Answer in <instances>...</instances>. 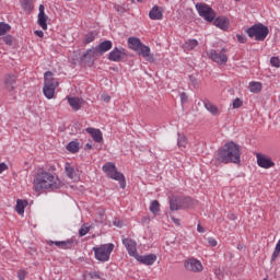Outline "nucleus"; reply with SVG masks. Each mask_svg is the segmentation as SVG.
Wrapping results in <instances>:
<instances>
[{
    "label": "nucleus",
    "mask_w": 280,
    "mask_h": 280,
    "mask_svg": "<svg viewBox=\"0 0 280 280\" xmlns=\"http://www.w3.org/2000/svg\"><path fill=\"white\" fill-rule=\"evenodd\" d=\"M137 54L138 56H142V58H145L148 62H154V56H152L150 47L145 44L141 45Z\"/></svg>",
    "instance_id": "nucleus-17"
},
{
    "label": "nucleus",
    "mask_w": 280,
    "mask_h": 280,
    "mask_svg": "<svg viewBox=\"0 0 280 280\" xmlns=\"http://www.w3.org/2000/svg\"><path fill=\"white\" fill-rule=\"evenodd\" d=\"M172 222L176 224L177 226H180V219H176V217H171Z\"/></svg>",
    "instance_id": "nucleus-49"
},
{
    "label": "nucleus",
    "mask_w": 280,
    "mask_h": 280,
    "mask_svg": "<svg viewBox=\"0 0 280 280\" xmlns=\"http://www.w3.org/2000/svg\"><path fill=\"white\" fill-rule=\"evenodd\" d=\"M171 211H179L183 209V205L180 203V197H173L170 201Z\"/></svg>",
    "instance_id": "nucleus-27"
},
{
    "label": "nucleus",
    "mask_w": 280,
    "mask_h": 280,
    "mask_svg": "<svg viewBox=\"0 0 280 280\" xmlns=\"http://www.w3.org/2000/svg\"><path fill=\"white\" fill-rule=\"evenodd\" d=\"M270 65L271 67H275L276 69L280 68V58L279 57H271L270 58Z\"/></svg>",
    "instance_id": "nucleus-39"
},
{
    "label": "nucleus",
    "mask_w": 280,
    "mask_h": 280,
    "mask_svg": "<svg viewBox=\"0 0 280 280\" xmlns=\"http://www.w3.org/2000/svg\"><path fill=\"white\" fill-rule=\"evenodd\" d=\"M25 277H27V271L23 270V269H20L18 271V279L19 280H25Z\"/></svg>",
    "instance_id": "nucleus-41"
},
{
    "label": "nucleus",
    "mask_w": 280,
    "mask_h": 280,
    "mask_svg": "<svg viewBox=\"0 0 280 280\" xmlns=\"http://www.w3.org/2000/svg\"><path fill=\"white\" fill-rule=\"evenodd\" d=\"M233 108H242L244 101L242 98H235L232 104Z\"/></svg>",
    "instance_id": "nucleus-40"
},
{
    "label": "nucleus",
    "mask_w": 280,
    "mask_h": 280,
    "mask_svg": "<svg viewBox=\"0 0 280 280\" xmlns=\"http://www.w3.org/2000/svg\"><path fill=\"white\" fill-rule=\"evenodd\" d=\"M198 47V40L196 39H188L184 45L183 49L184 51H191Z\"/></svg>",
    "instance_id": "nucleus-30"
},
{
    "label": "nucleus",
    "mask_w": 280,
    "mask_h": 280,
    "mask_svg": "<svg viewBox=\"0 0 280 280\" xmlns=\"http://www.w3.org/2000/svg\"><path fill=\"white\" fill-rule=\"evenodd\" d=\"M256 159L257 165L262 167V170H270V167H275V162H272V159L268 158V155L258 153Z\"/></svg>",
    "instance_id": "nucleus-10"
},
{
    "label": "nucleus",
    "mask_w": 280,
    "mask_h": 280,
    "mask_svg": "<svg viewBox=\"0 0 280 280\" xmlns=\"http://www.w3.org/2000/svg\"><path fill=\"white\" fill-rule=\"evenodd\" d=\"M68 104L72 107L75 112L80 110L82 108V104H84V101L80 97H68Z\"/></svg>",
    "instance_id": "nucleus-23"
},
{
    "label": "nucleus",
    "mask_w": 280,
    "mask_h": 280,
    "mask_svg": "<svg viewBox=\"0 0 280 280\" xmlns=\"http://www.w3.org/2000/svg\"><path fill=\"white\" fill-rule=\"evenodd\" d=\"M246 34L249 38H255V40L264 42L270 34L268 26L264 24H255L252 27L246 30Z\"/></svg>",
    "instance_id": "nucleus-5"
},
{
    "label": "nucleus",
    "mask_w": 280,
    "mask_h": 280,
    "mask_svg": "<svg viewBox=\"0 0 280 280\" xmlns=\"http://www.w3.org/2000/svg\"><path fill=\"white\" fill-rule=\"evenodd\" d=\"M37 23L42 30H47V15L45 14V5L43 4L39 5Z\"/></svg>",
    "instance_id": "nucleus-20"
},
{
    "label": "nucleus",
    "mask_w": 280,
    "mask_h": 280,
    "mask_svg": "<svg viewBox=\"0 0 280 280\" xmlns=\"http://www.w3.org/2000/svg\"><path fill=\"white\" fill-rule=\"evenodd\" d=\"M21 5L25 12H32L34 10V4L30 0H21Z\"/></svg>",
    "instance_id": "nucleus-34"
},
{
    "label": "nucleus",
    "mask_w": 280,
    "mask_h": 280,
    "mask_svg": "<svg viewBox=\"0 0 280 280\" xmlns=\"http://www.w3.org/2000/svg\"><path fill=\"white\" fill-rule=\"evenodd\" d=\"M136 259L137 261H140V264H143L144 266H153L154 261H156V255L149 254L141 256L138 254V256H136Z\"/></svg>",
    "instance_id": "nucleus-18"
},
{
    "label": "nucleus",
    "mask_w": 280,
    "mask_h": 280,
    "mask_svg": "<svg viewBox=\"0 0 280 280\" xmlns=\"http://www.w3.org/2000/svg\"><path fill=\"white\" fill-rule=\"evenodd\" d=\"M184 268H186V270L189 272H202L205 269L202 262L196 258H188L185 260Z\"/></svg>",
    "instance_id": "nucleus-9"
},
{
    "label": "nucleus",
    "mask_w": 280,
    "mask_h": 280,
    "mask_svg": "<svg viewBox=\"0 0 280 280\" xmlns=\"http://www.w3.org/2000/svg\"><path fill=\"white\" fill-rule=\"evenodd\" d=\"M213 25L223 32H228V30L231 27V20L224 15H221L213 19Z\"/></svg>",
    "instance_id": "nucleus-12"
},
{
    "label": "nucleus",
    "mask_w": 280,
    "mask_h": 280,
    "mask_svg": "<svg viewBox=\"0 0 280 280\" xmlns=\"http://www.w3.org/2000/svg\"><path fill=\"white\" fill-rule=\"evenodd\" d=\"M95 36H97V34L91 32V33H88L84 37V45H89L90 43H93V40H95Z\"/></svg>",
    "instance_id": "nucleus-36"
},
{
    "label": "nucleus",
    "mask_w": 280,
    "mask_h": 280,
    "mask_svg": "<svg viewBox=\"0 0 280 280\" xmlns=\"http://www.w3.org/2000/svg\"><path fill=\"white\" fill-rule=\"evenodd\" d=\"M85 132H88V135H90L93 139V141H95V143H102L104 141V133H102V130L93 128V127H88L85 129Z\"/></svg>",
    "instance_id": "nucleus-15"
},
{
    "label": "nucleus",
    "mask_w": 280,
    "mask_h": 280,
    "mask_svg": "<svg viewBox=\"0 0 280 280\" xmlns=\"http://www.w3.org/2000/svg\"><path fill=\"white\" fill-rule=\"evenodd\" d=\"M230 220H236L235 214H231V215H230Z\"/></svg>",
    "instance_id": "nucleus-53"
},
{
    "label": "nucleus",
    "mask_w": 280,
    "mask_h": 280,
    "mask_svg": "<svg viewBox=\"0 0 280 280\" xmlns=\"http://www.w3.org/2000/svg\"><path fill=\"white\" fill-rule=\"evenodd\" d=\"M93 250L97 261H108V259H110V253L115 250V244H103L98 247H93Z\"/></svg>",
    "instance_id": "nucleus-6"
},
{
    "label": "nucleus",
    "mask_w": 280,
    "mask_h": 280,
    "mask_svg": "<svg viewBox=\"0 0 280 280\" xmlns=\"http://www.w3.org/2000/svg\"><path fill=\"white\" fill-rule=\"evenodd\" d=\"M236 38H237V40H238L240 43H242V44L246 43V38H245L243 35H241V34H237V35H236Z\"/></svg>",
    "instance_id": "nucleus-48"
},
{
    "label": "nucleus",
    "mask_w": 280,
    "mask_h": 280,
    "mask_svg": "<svg viewBox=\"0 0 280 280\" xmlns=\"http://www.w3.org/2000/svg\"><path fill=\"white\" fill-rule=\"evenodd\" d=\"M177 145L178 148H187V137L179 136L177 139Z\"/></svg>",
    "instance_id": "nucleus-37"
},
{
    "label": "nucleus",
    "mask_w": 280,
    "mask_h": 280,
    "mask_svg": "<svg viewBox=\"0 0 280 280\" xmlns=\"http://www.w3.org/2000/svg\"><path fill=\"white\" fill-rule=\"evenodd\" d=\"M122 244L126 247L128 255L137 259L139 256L137 253V242H135L132 238H122Z\"/></svg>",
    "instance_id": "nucleus-11"
},
{
    "label": "nucleus",
    "mask_w": 280,
    "mask_h": 280,
    "mask_svg": "<svg viewBox=\"0 0 280 280\" xmlns=\"http://www.w3.org/2000/svg\"><path fill=\"white\" fill-rule=\"evenodd\" d=\"M137 1H138V3H143L144 0H137Z\"/></svg>",
    "instance_id": "nucleus-54"
},
{
    "label": "nucleus",
    "mask_w": 280,
    "mask_h": 280,
    "mask_svg": "<svg viewBox=\"0 0 280 280\" xmlns=\"http://www.w3.org/2000/svg\"><path fill=\"white\" fill-rule=\"evenodd\" d=\"M196 10H197L199 16L205 19V21H207L208 23H213V20L215 19V11H213L209 7V4L202 3V2L197 3Z\"/></svg>",
    "instance_id": "nucleus-8"
},
{
    "label": "nucleus",
    "mask_w": 280,
    "mask_h": 280,
    "mask_svg": "<svg viewBox=\"0 0 280 280\" xmlns=\"http://www.w3.org/2000/svg\"><path fill=\"white\" fill-rule=\"evenodd\" d=\"M91 231V228L89 225H82L79 230L80 237H84L89 232Z\"/></svg>",
    "instance_id": "nucleus-38"
},
{
    "label": "nucleus",
    "mask_w": 280,
    "mask_h": 280,
    "mask_svg": "<svg viewBox=\"0 0 280 280\" xmlns=\"http://www.w3.org/2000/svg\"><path fill=\"white\" fill-rule=\"evenodd\" d=\"M203 106L208 110V113H211V115H220V109L218 108V106H215L210 101H205Z\"/></svg>",
    "instance_id": "nucleus-26"
},
{
    "label": "nucleus",
    "mask_w": 280,
    "mask_h": 280,
    "mask_svg": "<svg viewBox=\"0 0 280 280\" xmlns=\"http://www.w3.org/2000/svg\"><path fill=\"white\" fill-rule=\"evenodd\" d=\"M66 150L70 152L71 154H78L80 152V142L78 141H71L67 144Z\"/></svg>",
    "instance_id": "nucleus-29"
},
{
    "label": "nucleus",
    "mask_w": 280,
    "mask_h": 280,
    "mask_svg": "<svg viewBox=\"0 0 280 280\" xmlns=\"http://www.w3.org/2000/svg\"><path fill=\"white\" fill-rule=\"evenodd\" d=\"M142 45H143V43H141V39H139L137 37L128 38V46H129V49H132V51H139L140 47Z\"/></svg>",
    "instance_id": "nucleus-24"
},
{
    "label": "nucleus",
    "mask_w": 280,
    "mask_h": 280,
    "mask_svg": "<svg viewBox=\"0 0 280 280\" xmlns=\"http://www.w3.org/2000/svg\"><path fill=\"white\" fill-rule=\"evenodd\" d=\"M33 187L37 194H43V191H47V189H60L62 182L58 176L40 168L34 175Z\"/></svg>",
    "instance_id": "nucleus-2"
},
{
    "label": "nucleus",
    "mask_w": 280,
    "mask_h": 280,
    "mask_svg": "<svg viewBox=\"0 0 280 280\" xmlns=\"http://www.w3.org/2000/svg\"><path fill=\"white\" fill-rule=\"evenodd\" d=\"M97 56H100L97 48H90L83 54L82 60H85V62H91L92 60H97Z\"/></svg>",
    "instance_id": "nucleus-21"
},
{
    "label": "nucleus",
    "mask_w": 280,
    "mask_h": 280,
    "mask_svg": "<svg viewBox=\"0 0 280 280\" xmlns=\"http://www.w3.org/2000/svg\"><path fill=\"white\" fill-rule=\"evenodd\" d=\"M214 161L224 165H229V163L240 165L242 163V148L240 144L229 141L215 151Z\"/></svg>",
    "instance_id": "nucleus-1"
},
{
    "label": "nucleus",
    "mask_w": 280,
    "mask_h": 280,
    "mask_svg": "<svg viewBox=\"0 0 280 280\" xmlns=\"http://www.w3.org/2000/svg\"><path fill=\"white\" fill-rule=\"evenodd\" d=\"M182 209H189L194 205V199L190 197H179Z\"/></svg>",
    "instance_id": "nucleus-32"
},
{
    "label": "nucleus",
    "mask_w": 280,
    "mask_h": 280,
    "mask_svg": "<svg viewBox=\"0 0 280 280\" xmlns=\"http://www.w3.org/2000/svg\"><path fill=\"white\" fill-rule=\"evenodd\" d=\"M58 81L54 78V72H45L43 93L47 100H54V97H56V89H58Z\"/></svg>",
    "instance_id": "nucleus-3"
},
{
    "label": "nucleus",
    "mask_w": 280,
    "mask_h": 280,
    "mask_svg": "<svg viewBox=\"0 0 280 280\" xmlns=\"http://www.w3.org/2000/svg\"><path fill=\"white\" fill-rule=\"evenodd\" d=\"M149 19L151 21H162L163 20V9L159 5H154L149 12Z\"/></svg>",
    "instance_id": "nucleus-19"
},
{
    "label": "nucleus",
    "mask_w": 280,
    "mask_h": 280,
    "mask_svg": "<svg viewBox=\"0 0 280 280\" xmlns=\"http://www.w3.org/2000/svg\"><path fill=\"white\" fill-rule=\"evenodd\" d=\"M27 200L18 199L15 206L16 213H19V215H23V213H25V207H27Z\"/></svg>",
    "instance_id": "nucleus-28"
},
{
    "label": "nucleus",
    "mask_w": 280,
    "mask_h": 280,
    "mask_svg": "<svg viewBox=\"0 0 280 280\" xmlns=\"http://www.w3.org/2000/svg\"><path fill=\"white\" fill-rule=\"evenodd\" d=\"M34 34L35 36H38V38H43V36H45V33L43 31H35Z\"/></svg>",
    "instance_id": "nucleus-50"
},
{
    "label": "nucleus",
    "mask_w": 280,
    "mask_h": 280,
    "mask_svg": "<svg viewBox=\"0 0 280 280\" xmlns=\"http://www.w3.org/2000/svg\"><path fill=\"white\" fill-rule=\"evenodd\" d=\"M90 279H100V272L93 271L89 273Z\"/></svg>",
    "instance_id": "nucleus-46"
},
{
    "label": "nucleus",
    "mask_w": 280,
    "mask_h": 280,
    "mask_svg": "<svg viewBox=\"0 0 280 280\" xmlns=\"http://www.w3.org/2000/svg\"><path fill=\"white\" fill-rule=\"evenodd\" d=\"M3 43H5V45H12V36L7 35L2 38Z\"/></svg>",
    "instance_id": "nucleus-43"
},
{
    "label": "nucleus",
    "mask_w": 280,
    "mask_h": 280,
    "mask_svg": "<svg viewBox=\"0 0 280 280\" xmlns=\"http://www.w3.org/2000/svg\"><path fill=\"white\" fill-rule=\"evenodd\" d=\"M102 170L104 174H106L107 178L117 180L120 185V188L126 189V177L124 176V174L117 171V166L115 165V163L107 162L105 165H103Z\"/></svg>",
    "instance_id": "nucleus-4"
},
{
    "label": "nucleus",
    "mask_w": 280,
    "mask_h": 280,
    "mask_svg": "<svg viewBox=\"0 0 280 280\" xmlns=\"http://www.w3.org/2000/svg\"><path fill=\"white\" fill-rule=\"evenodd\" d=\"M229 51V48L223 47L220 51L215 49H210L208 52V56L212 62H215L217 65H226L229 62V56H226V52Z\"/></svg>",
    "instance_id": "nucleus-7"
},
{
    "label": "nucleus",
    "mask_w": 280,
    "mask_h": 280,
    "mask_svg": "<svg viewBox=\"0 0 280 280\" xmlns=\"http://www.w3.org/2000/svg\"><path fill=\"white\" fill-rule=\"evenodd\" d=\"M3 172H8V164L0 163V174H3Z\"/></svg>",
    "instance_id": "nucleus-47"
},
{
    "label": "nucleus",
    "mask_w": 280,
    "mask_h": 280,
    "mask_svg": "<svg viewBox=\"0 0 280 280\" xmlns=\"http://www.w3.org/2000/svg\"><path fill=\"white\" fill-rule=\"evenodd\" d=\"M235 1H240V0H235Z\"/></svg>",
    "instance_id": "nucleus-56"
},
{
    "label": "nucleus",
    "mask_w": 280,
    "mask_h": 280,
    "mask_svg": "<svg viewBox=\"0 0 280 280\" xmlns=\"http://www.w3.org/2000/svg\"><path fill=\"white\" fill-rule=\"evenodd\" d=\"M10 30H12V26H10V24L0 22V36H5V34H8Z\"/></svg>",
    "instance_id": "nucleus-35"
},
{
    "label": "nucleus",
    "mask_w": 280,
    "mask_h": 280,
    "mask_svg": "<svg viewBox=\"0 0 280 280\" xmlns=\"http://www.w3.org/2000/svg\"><path fill=\"white\" fill-rule=\"evenodd\" d=\"M85 150H93V145H91V143H86L85 144Z\"/></svg>",
    "instance_id": "nucleus-52"
},
{
    "label": "nucleus",
    "mask_w": 280,
    "mask_h": 280,
    "mask_svg": "<svg viewBox=\"0 0 280 280\" xmlns=\"http://www.w3.org/2000/svg\"><path fill=\"white\" fill-rule=\"evenodd\" d=\"M150 211L151 213H153V215H156V213H159V211H161V205L159 203L158 200H153L150 205Z\"/></svg>",
    "instance_id": "nucleus-33"
},
{
    "label": "nucleus",
    "mask_w": 280,
    "mask_h": 280,
    "mask_svg": "<svg viewBox=\"0 0 280 280\" xmlns=\"http://www.w3.org/2000/svg\"><path fill=\"white\" fill-rule=\"evenodd\" d=\"M48 246H57L58 248H61L62 250H69L73 247V240H67V241H47Z\"/></svg>",
    "instance_id": "nucleus-16"
},
{
    "label": "nucleus",
    "mask_w": 280,
    "mask_h": 280,
    "mask_svg": "<svg viewBox=\"0 0 280 280\" xmlns=\"http://www.w3.org/2000/svg\"><path fill=\"white\" fill-rule=\"evenodd\" d=\"M4 89L12 93L16 90V75L14 74H7L4 77Z\"/></svg>",
    "instance_id": "nucleus-14"
},
{
    "label": "nucleus",
    "mask_w": 280,
    "mask_h": 280,
    "mask_svg": "<svg viewBox=\"0 0 280 280\" xmlns=\"http://www.w3.org/2000/svg\"><path fill=\"white\" fill-rule=\"evenodd\" d=\"M101 100H102L103 102H105L106 104H108V102H110V95H108V94H102V95H101Z\"/></svg>",
    "instance_id": "nucleus-44"
},
{
    "label": "nucleus",
    "mask_w": 280,
    "mask_h": 280,
    "mask_svg": "<svg viewBox=\"0 0 280 280\" xmlns=\"http://www.w3.org/2000/svg\"><path fill=\"white\" fill-rule=\"evenodd\" d=\"M207 241L210 246L212 247L218 246V241L214 237H208Z\"/></svg>",
    "instance_id": "nucleus-42"
},
{
    "label": "nucleus",
    "mask_w": 280,
    "mask_h": 280,
    "mask_svg": "<svg viewBox=\"0 0 280 280\" xmlns=\"http://www.w3.org/2000/svg\"><path fill=\"white\" fill-rule=\"evenodd\" d=\"M126 58V49L124 48H114L109 55H108V60L112 62H121Z\"/></svg>",
    "instance_id": "nucleus-13"
},
{
    "label": "nucleus",
    "mask_w": 280,
    "mask_h": 280,
    "mask_svg": "<svg viewBox=\"0 0 280 280\" xmlns=\"http://www.w3.org/2000/svg\"><path fill=\"white\" fill-rule=\"evenodd\" d=\"M65 173L68 176V178H71V180L78 178V174H75V166H73L69 162L65 164Z\"/></svg>",
    "instance_id": "nucleus-25"
},
{
    "label": "nucleus",
    "mask_w": 280,
    "mask_h": 280,
    "mask_svg": "<svg viewBox=\"0 0 280 280\" xmlns=\"http://www.w3.org/2000/svg\"><path fill=\"white\" fill-rule=\"evenodd\" d=\"M261 89H264V85L261 82L252 81L249 82V91L250 93H261Z\"/></svg>",
    "instance_id": "nucleus-31"
},
{
    "label": "nucleus",
    "mask_w": 280,
    "mask_h": 280,
    "mask_svg": "<svg viewBox=\"0 0 280 280\" xmlns=\"http://www.w3.org/2000/svg\"><path fill=\"white\" fill-rule=\"evenodd\" d=\"M179 97H180L182 104H187V94L185 92H182Z\"/></svg>",
    "instance_id": "nucleus-45"
},
{
    "label": "nucleus",
    "mask_w": 280,
    "mask_h": 280,
    "mask_svg": "<svg viewBox=\"0 0 280 280\" xmlns=\"http://www.w3.org/2000/svg\"><path fill=\"white\" fill-rule=\"evenodd\" d=\"M96 51H98V56L106 54V51H110L113 49V42L104 40L103 43L98 44L96 47Z\"/></svg>",
    "instance_id": "nucleus-22"
},
{
    "label": "nucleus",
    "mask_w": 280,
    "mask_h": 280,
    "mask_svg": "<svg viewBox=\"0 0 280 280\" xmlns=\"http://www.w3.org/2000/svg\"><path fill=\"white\" fill-rule=\"evenodd\" d=\"M114 224H115L116 226H120L119 223H117V222H114Z\"/></svg>",
    "instance_id": "nucleus-55"
},
{
    "label": "nucleus",
    "mask_w": 280,
    "mask_h": 280,
    "mask_svg": "<svg viewBox=\"0 0 280 280\" xmlns=\"http://www.w3.org/2000/svg\"><path fill=\"white\" fill-rule=\"evenodd\" d=\"M197 231H198V233H205V228H202V225L199 223L197 225Z\"/></svg>",
    "instance_id": "nucleus-51"
}]
</instances>
